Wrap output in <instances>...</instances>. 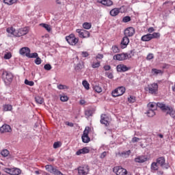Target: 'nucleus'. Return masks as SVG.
I'll return each instance as SVG.
<instances>
[{"label": "nucleus", "instance_id": "obj_62", "mask_svg": "<svg viewBox=\"0 0 175 175\" xmlns=\"http://www.w3.org/2000/svg\"><path fill=\"white\" fill-rule=\"evenodd\" d=\"M80 105H85V100H80L79 101Z\"/></svg>", "mask_w": 175, "mask_h": 175}, {"label": "nucleus", "instance_id": "obj_55", "mask_svg": "<svg viewBox=\"0 0 175 175\" xmlns=\"http://www.w3.org/2000/svg\"><path fill=\"white\" fill-rule=\"evenodd\" d=\"M139 140H140V138L134 137L132 138L131 142H132V143H137V142H139Z\"/></svg>", "mask_w": 175, "mask_h": 175}, {"label": "nucleus", "instance_id": "obj_39", "mask_svg": "<svg viewBox=\"0 0 175 175\" xmlns=\"http://www.w3.org/2000/svg\"><path fill=\"white\" fill-rule=\"evenodd\" d=\"M25 84H26V85H29L30 87H33V85H35V83H33V81H29L28 79H25Z\"/></svg>", "mask_w": 175, "mask_h": 175}, {"label": "nucleus", "instance_id": "obj_41", "mask_svg": "<svg viewBox=\"0 0 175 175\" xmlns=\"http://www.w3.org/2000/svg\"><path fill=\"white\" fill-rule=\"evenodd\" d=\"M58 90H68L69 87H68L66 85H62L59 84L57 85Z\"/></svg>", "mask_w": 175, "mask_h": 175}, {"label": "nucleus", "instance_id": "obj_6", "mask_svg": "<svg viewBox=\"0 0 175 175\" xmlns=\"http://www.w3.org/2000/svg\"><path fill=\"white\" fill-rule=\"evenodd\" d=\"M131 57L132 55L131 53H120L113 55V59H116L117 61H124Z\"/></svg>", "mask_w": 175, "mask_h": 175}, {"label": "nucleus", "instance_id": "obj_4", "mask_svg": "<svg viewBox=\"0 0 175 175\" xmlns=\"http://www.w3.org/2000/svg\"><path fill=\"white\" fill-rule=\"evenodd\" d=\"M113 172L117 175H132L131 172H128L126 170L120 166L113 167Z\"/></svg>", "mask_w": 175, "mask_h": 175}, {"label": "nucleus", "instance_id": "obj_10", "mask_svg": "<svg viewBox=\"0 0 175 175\" xmlns=\"http://www.w3.org/2000/svg\"><path fill=\"white\" fill-rule=\"evenodd\" d=\"M76 33L79 34V38L82 39H87V38H90V32L88 31L77 29L76 30Z\"/></svg>", "mask_w": 175, "mask_h": 175}, {"label": "nucleus", "instance_id": "obj_13", "mask_svg": "<svg viewBox=\"0 0 175 175\" xmlns=\"http://www.w3.org/2000/svg\"><path fill=\"white\" fill-rule=\"evenodd\" d=\"M88 133H90V131L85 128L81 137L83 143H90L91 139L88 136Z\"/></svg>", "mask_w": 175, "mask_h": 175}, {"label": "nucleus", "instance_id": "obj_50", "mask_svg": "<svg viewBox=\"0 0 175 175\" xmlns=\"http://www.w3.org/2000/svg\"><path fill=\"white\" fill-rule=\"evenodd\" d=\"M105 76L108 77V79H113L114 76H113V73L107 72H105Z\"/></svg>", "mask_w": 175, "mask_h": 175}, {"label": "nucleus", "instance_id": "obj_47", "mask_svg": "<svg viewBox=\"0 0 175 175\" xmlns=\"http://www.w3.org/2000/svg\"><path fill=\"white\" fill-rule=\"evenodd\" d=\"M83 154H88L90 152V148L88 147H84L81 149Z\"/></svg>", "mask_w": 175, "mask_h": 175}, {"label": "nucleus", "instance_id": "obj_14", "mask_svg": "<svg viewBox=\"0 0 175 175\" xmlns=\"http://www.w3.org/2000/svg\"><path fill=\"white\" fill-rule=\"evenodd\" d=\"M28 32H29L28 28L23 27L16 30V33L15 34V36L16 37L24 36V35H27Z\"/></svg>", "mask_w": 175, "mask_h": 175}, {"label": "nucleus", "instance_id": "obj_44", "mask_svg": "<svg viewBox=\"0 0 175 175\" xmlns=\"http://www.w3.org/2000/svg\"><path fill=\"white\" fill-rule=\"evenodd\" d=\"M83 68H84V66L81 64H78L75 66V70H77L78 72H80V70H81V69H83Z\"/></svg>", "mask_w": 175, "mask_h": 175}, {"label": "nucleus", "instance_id": "obj_9", "mask_svg": "<svg viewBox=\"0 0 175 175\" xmlns=\"http://www.w3.org/2000/svg\"><path fill=\"white\" fill-rule=\"evenodd\" d=\"M46 170L47 172H49V173H52V174L55 175H63L61 172H59L58 170H57L56 167H53V165H46L45 166Z\"/></svg>", "mask_w": 175, "mask_h": 175}, {"label": "nucleus", "instance_id": "obj_31", "mask_svg": "<svg viewBox=\"0 0 175 175\" xmlns=\"http://www.w3.org/2000/svg\"><path fill=\"white\" fill-rule=\"evenodd\" d=\"M127 100L129 103H135L136 102V97L135 96H129Z\"/></svg>", "mask_w": 175, "mask_h": 175}, {"label": "nucleus", "instance_id": "obj_12", "mask_svg": "<svg viewBox=\"0 0 175 175\" xmlns=\"http://www.w3.org/2000/svg\"><path fill=\"white\" fill-rule=\"evenodd\" d=\"M89 172H90V168L88 167V165H84V166L78 167L79 175H87L88 174Z\"/></svg>", "mask_w": 175, "mask_h": 175}, {"label": "nucleus", "instance_id": "obj_34", "mask_svg": "<svg viewBox=\"0 0 175 175\" xmlns=\"http://www.w3.org/2000/svg\"><path fill=\"white\" fill-rule=\"evenodd\" d=\"M82 85L87 90H90V83L86 80L82 81Z\"/></svg>", "mask_w": 175, "mask_h": 175}, {"label": "nucleus", "instance_id": "obj_54", "mask_svg": "<svg viewBox=\"0 0 175 175\" xmlns=\"http://www.w3.org/2000/svg\"><path fill=\"white\" fill-rule=\"evenodd\" d=\"M44 69H45V70H51V65H50V64H45L44 66Z\"/></svg>", "mask_w": 175, "mask_h": 175}, {"label": "nucleus", "instance_id": "obj_35", "mask_svg": "<svg viewBox=\"0 0 175 175\" xmlns=\"http://www.w3.org/2000/svg\"><path fill=\"white\" fill-rule=\"evenodd\" d=\"M39 57V54L38 53H31V52L29 53V55L27 56V58H37Z\"/></svg>", "mask_w": 175, "mask_h": 175}, {"label": "nucleus", "instance_id": "obj_8", "mask_svg": "<svg viewBox=\"0 0 175 175\" xmlns=\"http://www.w3.org/2000/svg\"><path fill=\"white\" fill-rule=\"evenodd\" d=\"M4 172H5V173H8V174H10V175L21 174V170H20V168H17V167L5 168V169H4Z\"/></svg>", "mask_w": 175, "mask_h": 175}, {"label": "nucleus", "instance_id": "obj_60", "mask_svg": "<svg viewBox=\"0 0 175 175\" xmlns=\"http://www.w3.org/2000/svg\"><path fill=\"white\" fill-rule=\"evenodd\" d=\"M107 155V152H103L100 154V158L103 159V158H105V157H106Z\"/></svg>", "mask_w": 175, "mask_h": 175}, {"label": "nucleus", "instance_id": "obj_32", "mask_svg": "<svg viewBox=\"0 0 175 175\" xmlns=\"http://www.w3.org/2000/svg\"><path fill=\"white\" fill-rule=\"evenodd\" d=\"M148 117H154L155 116V110L154 109H148L146 112Z\"/></svg>", "mask_w": 175, "mask_h": 175}, {"label": "nucleus", "instance_id": "obj_5", "mask_svg": "<svg viewBox=\"0 0 175 175\" xmlns=\"http://www.w3.org/2000/svg\"><path fill=\"white\" fill-rule=\"evenodd\" d=\"M66 40L70 46H76L79 43V38L75 36V34H70L66 37Z\"/></svg>", "mask_w": 175, "mask_h": 175}, {"label": "nucleus", "instance_id": "obj_45", "mask_svg": "<svg viewBox=\"0 0 175 175\" xmlns=\"http://www.w3.org/2000/svg\"><path fill=\"white\" fill-rule=\"evenodd\" d=\"M62 146V144L59 142H55L53 144V148H59Z\"/></svg>", "mask_w": 175, "mask_h": 175}, {"label": "nucleus", "instance_id": "obj_24", "mask_svg": "<svg viewBox=\"0 0 175 175\" xmlns=\"http://www.w3.org/2000/svg\"><path fill=\"white\" fill-rule=\"evenodd\" d=\"M1 157H3V158H6L10 155V152L8 149H3L0 152Z\"/></svg>", "mask_w": 175, "mask_h": 175}, {"label": "nucleus", "instance_id": "obj_29", "mask_svg": "<svg viewBox=\"0 0 175 175\" xmlns=\"http://www.w3.org/2000/svg\"><path fill=\"white\" fill-rule=\"evenodd\" d=\"M60 100L62 102H68V100H69V97H68V96H66V94H60Z\"/></svg>", "mask_w": 175, "mask_h": 175}, {"label": "nucleus", "instance_id": "obj_26", "mask_svg": "<svg viewBox=\"0 0 175 175\" xmlns=\"http://www.w3.org/2000/svg\"><path fill=\"white\" fill-rule=\"evenodd\" d=\"M120 13V9L119 8H113L110 11V14L113 17H116Z\"/></svg>", "mask_w": 175, "mask_h": 175}, {"label": "nucleus", "instance_id": "obj_16", "mask_svg": "<svg viewBox=\"0 0 175 175\" xmlns=\"http://www.w3.org/2000/svg\"><path fill=\"white\" fill-rule=\"evenodd\" d=\"M128 44H129V38L124 36L120 43L121 49H126V47H128Z\"/></svg>", "mask_w": 175, "mask_h": 175}, {"label": "nucleus", "instance_id": "obj_21", "mask_svg": "<svg viewBox=\"0 0 175 175\" xmlns=\"http://www.w3.org/2000/svg\"><path fill=\"white\" fill-rule=\"evenodd\" d=\"M117 71L118 72H126L128 70H129V68H128L126 66L124 65V64H119L116 67Z\"/></svg>", "mask_w": 175, "mask_h": 175}, {"label": "nucleus", "instance_id": "obj_25", "mask_svg": "<svg viewBox=\"0 0 175 175\" xmlns=\"http://www.w3.org/2000/svg\"><path fill=\"white\" fill-rule=\"evenodd\" d=\"M151 73L152 76H158V75H162V70H158L157 68H152Z\"/></svg>", "mask_w": 175, "mask_h": 175}, {"label": "nucleus", "instance_id": "obj_23", "mask_svg": "<svg viewBox=\"0 0 175 175\" xmlns=\"http://www.w3.org/2000/svg\"><path fill=\"white\" fill-rule=\"evenodd\" d=\"M6 31L9 35L12 36H16V33H17V30H16L13 27L7 28Z\"/></svg>", "mask_w": 175, "mask_h": 175}, {"label": "nucleus", "instance_id": "obj_53", "mask_svg": "<svg viewBox=\"0 0 175 175\" xmlns=\"http://www.w3.org/2000/svg\"><path fill=\"white\" fill-rule=\"evenodd\" d=\"M153 58H154V54H152V53H149L146 57V59H148V61H150V60L152 59Z\"/></svg>", "mask_w": 175, "mask_h": 175}, {"label": "nucleus", "instance_id": "obj_27", "mask_svg": "<svg viewBox=\"0 0 175 175\" xmlns=\"http://www.w3.org/2000/svg\"><path fill=\"white\" fill-rule=\"evenodd\" d=\"M120 157L122 158H128L131 155V150L124 151L123 152L119 153Z\"/></svg>", "mask_w": 175, "mask_h": 175}, {"label": "nucleus", "instance_id": "obj_3", "mask_svg": "<svg viewBox=\"0 0 175 175\" xmlns=\"http://www.w3.org/2000/svg\"><path fill=\"white\" fill-rule=\"evenodd\" d=\"M125 87L120 86L112 91L111 95L113 98H117V96L124 95V94H125Z\"/></svg>", "mask_w": 175, "mask_h": 175}, {"label": "nucleus", "instance_id": "obj_46", "mask_svg": "<svg viewBox=\"0 0 175 175\" xmlns=\"http://www.w3.org/2000/svg\"><path fill=\"white\" fill-rule=\"evenodd\" d=\"M85 116H86V117H91V116H92V110L91 109H88L85 111Z\"/></svg>", "mask_w": 175, "mask_h": 175}, {"label": "nucleus", "instance_id": "obj_19", "mask_svg": "<svg viewBox=\"0 0 175 175\" xmlns=\"http://www.w3.org/2000/svg\"><path fill=\"white\" fill-rule=\"evenodd\" d=\"M135 161L137 162V163H144V162H147V157L144 155L137 156L135 159Z\"/></svg>", "mask_w": 175, "mask_h": 175}, {"label": "nucleus", "instance_id": "obj_37", "mask_svg": "<svg viewBox=\"0 0 175 175\" xmlns=\"http://www.w3.org/2000/svg\"><path fill=\"white\" fill-rule=\"evenodd\" d=\"M111 50H112L113 53H114L115 54L117 53H120V48H118V46H117V45L112 46Z\"/></svg>", "mask_w": 175, "mask_h": 175}, {"label": "nucleus", "instance_id": "obj_18", "mask_svg": "<svg viewBox=\"0 0 175 175\" xmlns=\"http://www.w3.org/2000/svg\"><path fill=\"white\" fill-rule=\"evenodd\" d=\"M30 53L31 49L27 46L23 47L19 50V54H21V55H25L26 57H28Z\"/></svg>", "mask_w": 175, "mask_h": 175}, {"label": "nucleus", "instance_id": "obj_52", "mask_svg": "<svg viewBox=\"0 0 175 175\" xmlns=\"http://www.w3.org/2000/svg\"><path fill=\"white\" fill-rule=\"evenodd\" d=\"M131 18L129 16H124L122 19L123 23H129Z\"/></svg>", "mask_w": 175, "mask_h": 175}, {"label": "nucleus", "instance_id": "obj_28", "mask_svg": "<svg viewBox=\"0 0 175 175\" xmlns=\"http://www.w3.org/2000/svg\"><path fill=\"white\" fill-rule=\"evenodd\" d=\"M157 165H160V166H163L165 165V157H159L157 159Z\"/></svg>", "mask_w": 175, "mask_h": 175}, {"label": "nucleus", "instance_id": "obj_40", "mask_svg": "<svg viewBox=\"0 0 175 175\" xmlns=\"http://www.w3.org/2000/svg\"><path fill=\"white\" fill-rule=\"evenodd\" d=\"M99 66H100V62H93L92 64V68H93V69L99 68Z\"/></svg>", "mask_w": 175, "mask_h": 175}, {"label": "nucleus", "instance_id": "obj_7", "mask_svg": "<svg viewBox=\"0 0 175 175\" xmlns=\"http://www.w3.org/2000/svg\"><path fill=\"white\" fill-rule=\"evenodd\" d=\"M146 90V91H148L149 94H157V92H158V83H154L149 84Z\"/></svg>", "mask_w": 175, "mask_h": 175}, {"label": "nucleus", "instance_id": "obj_61", "mask_svg": "<svg viewBox=\"0 0 175 175\" xmlns=\"http://www.w3.org/2000/svg\"><path fill=\"white\" fill-rule=\"evenodd\" d=\"M88 52H82V56L84 57H88Z\"/></svg>", "mask_w": 175, "mask_h": 175}, {"label": "nucleus", "instance_id": "obj_56", "mask_svg": "<svg viewBox=\"0 0 175 175\" xmlns=\"http://www.w3.org/2000/svg\"><path fill=\"white\" fill-rule=\"evenodd\" d=\"M103 58V54H98L96 57V59H102Z\"/></svg>", "mask_w": 175, "mask_h": 175}, {"label": "nucleus", "instance_id": "obj_64", "mask_svg": "<svg viewBox=\"0 0 175 175\" xmlns=\"http://www.w3.org/2000/svg\"><path fill=\"white\" fill-rule=\"evenodd\" d=\"M55 2H56V3H57V5H61V1H59V0H55Z\"/></svg>", "mask_w": 175, "mask_h": 175}, {"label": "nucleus", "instance_id": "obj_38", "mask_svg": "<svg viewBox=\"0 0 175 175\" xmlns=\"http://www.w3.org/2000/svg\"><path fill=\"white\" fill-rule=\"evenodd\" d=\"M41 25L42 27H43V28H45V29H46L48 32H50V31H51V26H50V25L42 23L41 24Z\"/></svg>", "mask_w": 175, "mask_h": 175}, {"label": "nucleus", "instance_id": "obj_57", "mask_svg": "<svg viewBox=\"0 0 175 175\" xmlns=\"http://www.w3.org/2000/svg\"><path fill=\"white\" fill-rule=\"evenodd\" d=\"M105 70H110L111 69V67L109 65L104 66Z\"/></svg>", "mask_w": 175, "mask_h": 175}, {"label": "nucleus", "instance_id": "obj_36", "mask_svg": "<svg viewBox=\"0 0 175 175\" xmlns=\"http://www.w3.org/2000/svg\"><path fill=\"white\" fill-rule=\"evenodd\" d=\"M12 109H13V107L10 105H5L3 106L4 111H10Z\"/></svg>", "mask_w": 175, "mask_h": 175}, {"label": "nucleus", "instance_id": "obj_30", "mask_svg": "<svg viewBox=\"0 0 175 175\" xmlns=\"http://www.w3.org/2000/svg\"><path fill=\"white\" fill-rule=\"evenodd\" d=\"M35 99H36V103H38V105H42L44 102V100H43V98L39 96H36Z\"/></svg>", "mask_w": 175, "mask_h": 175}, {"label": "nucleus", "instance_id": "obj_48", "mask_svg": "<svg viewBox=\"0 0 175 175\" xmlns=\"http://www.w3.org/2000/svg\"><path fill=\"white\" fill-rule=\"evenodd\" d=\"M34 62L36 65H40V64H42V59H40V57H39L38 56V57L36 58V59L34 60Z\"/></svg>", "mask_w": 175, "mask_h": 175}, {"label": "nucleus", "instance_id": "obj_49", "mask_svg": "<svg viewBox=\"0 0 175 175\" xmlns=\"http://www.w3.org/2000/svg\"><path fill=\"white\" fill-rule=\"evenodd\" d=\"M94 91L99 94L102 92V88L100 86L96 85L94 86Z\"/></svg>", "mask_w": 175, "mask_h": 175}, {"label": "nucleus", "instance_id": "obj_51", "mask_svg": "<svg viewBox=\"0 0 175 175\" xmlns=\"http://www.w3.org/2000/svg\"><path fill=\"white\" fill-rule=\"evenodd\" d=\"M12 58V53H7L4 55V59H10Z\"/></svg>", "mask_w": 175, "mask_h": 175}, {"label": "nucleus", "instance_id": "obj_59", "mask_svg": "<svg viewBox=\"0 0 175 175\" xmlns=\"http://www.w3.org/2000/svg\"><path fill=\"white\" fill-rule=\"evenodd\" d=\"M154 31H155V29H154V27H150V28L148 29V31L150 33H152V32H154Z\"/></svg>", "mask_w": 175, "mask_h": 175}, {"label": "nucleus", "instance_id": "obj_11", "mask_svg": "<svg viewBox=\"0 0 175 175\" xmlns=\"http://www.w3.org/2000/svg\"><path fill=\"white\" fill-rule=\"evenodd\" d=\"M2 77L3 79H5V81H8V83H12V81H13V74L10 72L3 71Z\"/></svg>", "mask_w": 175, "mask_h": 175}, {"label": "nucleus", "instance_id": "obj_2", "mask_svg": "<svg viewBox=\"0 0 175 175\" xmlns=\"http://www.w3.org/2000/svg\"><path fill=\"white\" fill-rule=\"evenodd\" d=\"M159 38H161V33L154 32L153 33H148L142 36L141 40L142 42H150V40H152V39H158Z\"/></svg>", "mask_w": 175, "mask_h": 175}, {"label": "nucleus", "instance_id": "obj_22", "mask_svg": "<svg viewBox=\"0 0 175 175\" xmlns=\"http://www.w3.org/2000/svg\"><path fill=\"white\" fill-rule=\"evenodd\" d=\"M98 3H102L104 6H111L113 5V1L111 0H97Z\"/></svg>", "mask_w": 175, "mask_h": 175}, {"label": "nucleus", "instance_id": "obj_1", "mask_svg": "<svg viewBox=\"0 0 175 175\" xmlns=\"http://www.w3.org/2000/svg\"><path fill=\"white\" fill-rule=\"evenodd\" d=\"M148 107L149 110H157V108L159 107L163 113H165V114L175 120V110L170 105H167L163 103H149L148 104Z\"/></svg>", "mask_w": 175, "mask_h": 175}, {"label": "nucleus", "instance_id": "obj_17", "mask_svg": "<svg viewBox=\"0 0 175 175\" xmlns=\"http://www.w3.org/2000/svg\"><path fill=\"white\" fill-rule=\"evenodd\" d=\"M110 119L106 115H101L100 124L105 125V126H109Z\"/></svg>", "mask_w": 175, "mask_h": 175}, {"label": "nucleus", "instance_id": "obj_20", "mask_svg": "<svg viewBox=\"0 0 175 175\" xmlns=\"http://www.w3.org/2000/svg\"><path fill=\"white\" fill-rule=\"evenodd\" d=\"M0 132L1 133H5L8 132H12V128L9 124H3L1 128H0Z\"/></svg>", "mask_w": 175, "mask_h": 175}, {"label": "nucleus", "instance_id": "obj_63", "mask_svg": "<svg viewBox=\"0 0 175 175\" xmlns=\"http://www.w3.org/2000/svg\"><path fill=\"white\" fill-rule=\"evenodd\" d=\"M66 125H68V126H73V123H72V122H67Z\"/></svg>", "mask_w": 175, "mask_h": 175}, {"label": "nucleus", "instance_id": "obj_33", "mask_svg": "<svg viewBox=\"0 0 175 175\" xmlns=\"http://www.w3.org/2000/svg\"><path fill=\"white\" fill-rule=\"evenodd\" d=\"M3 2L5 3V5H13L17 2V0H3Z\"/></svg>", "mask_w": 175, "mask_h": 175}, {"label": "nucleus", "instance_id": "obj_43", "mask_svg": "<svg viewBox=\"0 0 175 175\" xmlns=\"http://www.w3.org/2000/svg\"><path fill=\"white\" fill-rule=\"evenodd\" d=\"M151 169L154 172L157 171L158 170V164L157 163H152L151 165Z\"/></svg>", "mask_w": 175, "mask_h": 175}, {"label": "nucleus", "instance_id": "obj_15", "mask_svg": "<svg viewBox=\"0 0 175 175\" xmlns=\"http://www.w3.org/2000/svg\"><path fill=\"white\" fill-rule=\"evenodd\" d=\"M124 35L127 38H132L135 35V28L130 27L124 30Z\"/></svg>", "mask_w": 175, "mask_h": 175}, {"label": "nucleus", "instance_id": "obj_58", "mask_svg": "<svg viewBox=\"0 0 175 175\" xmlns=\"http://www.w3.org/2000/svg\"><path fill=\"white\" fill-rule=\"evenodd\" d=\"M81 154H83V150L81 149H79L76 152V155H81Z\"/></svg>", "mask_w": 175, "mask_h": 175}, {"label": "nucleus", "instance_id": "obj_42", "mask_svg": "<svg viewBox=\"0 0 175 175\" xmlns=\"http://www.w3.org/2000/svg\"><path fill=\"white\" fill-rule=\"evenodd\" d=\"M83 28H84V29H90V28H91V23H84L83 24Z\"/></svg>", "mask_w": 175, "mask_h": 175}]
</instances>
